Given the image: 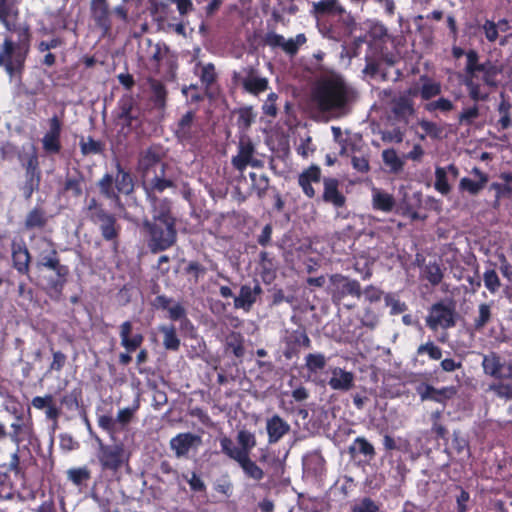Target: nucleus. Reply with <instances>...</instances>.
Segmentation results:
<instances>
[{"label":"nucleus","mask_w":512,"mask_h":512,"mask_svg":"<svg viewBox=\"0 0 512 512\" xmlns=\"http://www.w3.org/2000/svg\"><path fill=\"white\" fill-rule=\"evenodd\" d=\"M80 149L84 156L90 154H100L103 152V144L89 136L87 141H84V139L80 141Z\"/></svg>","instance_id":"63"},{"label":"nucleus","mask_w":512,"mask_h":512,"mask_svg":"<svg viewBox=\"0 0 512 512\" xmlns=\"http://www.w3.org/2000/svg\"><path fill=\"white\" fill-rule=\"evenodd\" d=\"M11 429L9 437L17 445L24 442L32 445L33 440L36 439L31 417L26 418L23 414L17 415L15 421L11 424Z\"/></svg>","instance_id":"23"},{"label":"nucleus","mask_w":512,"mask_h":512,"mask_svg":"<svg viewBox=\"0 0 512 512\" xmlns=\"http://www.w3.org/2000/svg\"><path fill=\"white\" fill-rule=\"evenodd\" d=\"M418 125L424 132V134L420 135V139H425V136H429L433 139L441 138L443 128L439 126L436 122L427 119H421L418 121Z\"/></svg>","instance_id":"54"},{"label":"nucleus","mask_w":512,"mask_h":512,"mask_svg":"<svg viewBox=\"0 0 512 512\" xmlns=\"http://www.w3.org/2000/svg\"><path fill=\"white\" fill-rule=\"evenodd\" d=\"M148 84L152 93L151 100L156 108L163 109L166 106L167 89L165 85L155 78H148Z\"/></svg>","instance_id":"43"},{"label":"nucleus","mask_w":512,"mask_h":512,"mask_svg":"<svg viewBox=\"0 0 512 512\" xmlns=\"http://www.w3.org/2000/svg\"><path fill=\"white\" fill-rule=\"evenodd\" d=\"M491 318V306L487 303H481L478 306V316L474 319V329L477 331L482 330L490 322Z\"/></svg>","instance_id":"57"},{"label":"nucleus","mask_w":512,"mask_h":512,"mask_svg":"<svg viewBox=\"0 0 512 512\" xmlns=\"http://www.w3.org/2000/svg\"><path fill=\"white\" fill-rule=\"evenodd\" d=\"M417 392L422 401L430 400L436 403L445 404L447 400L453 398L456 394V389L454 386L437 389L430 384H424L417 388Z\"/></svg>","instance_id":"30"},{"label":"nucleus","mask_w":512,"mask_h":512,"mask_svg":"<svg viewBox=\"0 0 512 512\" xmlns=\"http://www.w3.org/2000/svg\"><path fill=\"white\" fill-rule=\"evenodd\" d=\"M198 132L196 112L193 110H189L183 114L174 129V135L181 143H191L198 137Z\"/></svg>","instance_id":"24"},{"label":"nucleus","mask_w":512,"mask_h":512,"mask_svg":"<svg viewBox=\"0 0 512 512\" xmlns=\"http://www.w3.org/2000/svg\"><path fill=\"white\" fill-rule=\"evenodd\" d=\"M249 176L252 188L256 191L258 198H264L270 185L269 177L266 174H257L255 172H251Z\"/></svg>","instance_id":"52"},{"label":"nucleus","mask_w":512,"mask_h":512,"mask_svg":"<svg viewBox=\"0 0 512 512\" xmlns=\"http://www.w3.org/2000/svg\"><path fill=\"white\" fill-rule=\"evenodd\" d=\"M243 342L244 340L240 333L231 332L226 338V351H231L237 358L243 357L245 353Z\"/></svg>","instance_id":"51"},{"label":"nucleus","mask_w":512,"mask_h":512,"mask_svg":"<svg viewBox=\"0 0 512 512\" xmlns=\"http://www.w3.org/2000/svg\"><path fill=\"white\" fill-rule=\"evenodd\" d=\"M85 185V175L79 168H74L72 172H67L64 183L63 192L70 193L72 197L79 198L83 194Z\"/></svg>","instance_id":"37"},{"label":"nucleus","mask_w":512,"mask_h":512,"mask_svg":"<svg viewBox=\"0 0 512 512\" xmlns=\"http://www.w3.org/2000/svg\"><path fill=\"white\" fill-rule=\"evenodd\" d=\"M481 366L484 374L494 378L495 380H501L505 377L502 373L505 361L500 354L495 351L483 354Z\"/></svg>","instance_id":"34"},{"label":"nucleus","mask_w":512,"mask_h":512,"mask_svg":"<svg viewBox=\"0 0 512 512\" xmlns=\"http://www.w3.org/2000/svg\"><path fill=\"white\" fill-rule=\"evenodd\" d=\"M328 292L334 304H341L345 297L352 296L359 299L362 296V289L359 281L351 279L340 273L329 276Z\"/></svg>","instance_id":"14"},{"label":"nucleus","mask_w":512,"mask_h":512,"mask_svg":"<svg viewBox=\"0 0 512 512\" xmlns=\"http://www.w3.org/2000/svg\"><path fill=\"white\" fill-rule=\"evenodd\" d=\"M352 91L341 77L322 79L312 92V99L319 110L329 112L343 109L351 99Z\"/></svg>","instance_id":"6"},{"label":"nucleus","mask_w":512,"mask_h":512,"mask_svg":"<svg viewBox=\"0 0 512 512\" xmlns=\"http://www.w3.org/2000/svg\"><path fill=\"white\" fill-rule=\"evenodd\" d=\"M19 160L25 172V180L20 190L25 200H30L33 193L39 190L42 178L36 147L31 145L30 152L20 155Z\"/></svg>","instance_id":"10"},{"label":"nucleus","mask_w":512,"mask_h":512,"mask_svg":"<svg viewBox=\"0 0 512 512\" xmlns=\"http://www.w3.org/2000/svg\"><path fill=\"white\" fill-rule=\"evenodd\" d=\"M454 108V103L450 99L444 97H440L437 100L430 101L424 105V109L429 113L436 111L448 113Z\"/></svg>","instance_id":"56"},{"label":"nucleus","mask_w":512,"mask_h":512,"mask_svg":"<svg viewBox=\"0 0 512 512\" xmlns=\"http://www.w3.org/2000/svg\"><path fill=\"white\" fill-rule=\"evenodd\" d=\"M425 278L433 286H437L443 279V272L440 266L436 263H429L424 269Z\"/></svg>","instance_id":"62"},{"label":"nucleus","mask_w":512,"mask_h":512,"mask_svg":"<svg viewBox=\"0 0 512 512\" xmlns=\"http://www.w3.org/2000/svg\"><path fill=\"white\" fill-rule=\"evenodd\" d=\"M368 29L365 34L368 46L376 51L383 57L384 46L392 40V36L389 34L387 27L380 21H369L367 23Z\"/></svg>","instance_id":"22"},{"label":"nucleus","mask_w":512,"mask_h":512,"mask_svg":"<svg viewBox=\"0 0 512 512\" xmlns=\"http://www.w3.org/2000/svg\"><path fill=\"white\" fill-rule=\"evenodd\" d=\"M339 180L333 177L323 179V193L321 199L334 208H342L346 204V197L339 189Z\"/></svg>","instance_id":"29"},{"label":"nucleus","mask_w":512,"mask_h":512,"mask_svg":"<svg viewBox=\"0 0 512 512\" xmlns=\"http://www.w3.org/2000/svg\"><path fill=\"white\" fill-rule=\"evenodd\" d=\"M97 458L102 471L117 473L123 465L129 462L130 455L122 442L115 444H104L99 440Z\"/></svg>","instance_id":"13"},{"label":"nucleus","mask_w":512,"mask_h":512,"mask_svg":"<svg viewBox=\"0 0 512 512\" xmlns=\"http://www.w3.org/2000/svg\"><path fill=\"white\" fill-rule=\"evenodd\" d=\"M326 357L322 353H309L305 357V367L310 376H314L313 381L319 385H326V381L316 377L317 372L323 370L326 366Z\"/></svg>","instance_id":"39"},{"label":"nucleus","mask_w":512,"mask_h":512,"mask_svg":"<svg viewBox=\"0 0 512 512\" xmlns=\"http://www.w3.org/2000/svg\"><path fill=\"white\" fill-rule=\"evenodd\" d=\"M395 199L393 195L374 189L372 195V205L374 210L382 212H391L395 207Z\"/></svg>","instance_id":"44"},{"label":"nucleus","mask_w":512,"mask_h":512,"mask_svg":"<svg viewBox=\"0 0 512 512\" xmlns=\"http://www.w3.org/2000/svg\"><path fill=\"white\" fill-rule=\"evenodd\" d=\"M345 6L340 0H317L312 2L311 14L316 20V25L332 16L340 13Z\"/></svg>","instance_id":"28"},{"label":"nucleus","mask_w":512,"mask_h":512,"mask_svg":"<svg viewBox=\"0 0 512 512\" xmlns=\"http://www.w3.org/2000/svg\"><path fill=\"white\" fill-rule=\"evenodd\" d=\"M114 121L122 131L130 132L141 124V110L137 99L132 94H123L113 111Z\"/></svg>","instance_id":"11"},{"label":"nucleus","mask_w":512,"mask_h":512,"mask_svg":"<svg viewBox=\"0 0 512 512\" xmlns=\"http://www.w3.org/2000/svg\"><path fill=\"white\" fill-rule=\"evenodd\" d=\"M452 55L456 59L466 56L462 83L469 98L474 102L487 101L491 90L499 85L498 77L502 73V67L489 59L480 63L479 54L474 49L465 52L463 48L453 46Z\"/></svg>","instance_id":"2"},{"label":"nucleus","mask_w":512,"mask_h":512,"mask_svg":"<svg viewBox=\"0 0 512 512\" xmlns=\"http://www.w3.org/2000/svg\"><path fill=\"white\" fill-rule=\"evenodd\" d=\"M434 187L442 195H447L451 191V186L448 183L447 172L445 168L436 167Z\"/></svg>","instance_id":"60"},{"label":"nucleus","mask_w":512,"mask_h":512,"mask_svg":"<svg viewBox=\"0 0 512 512\" xmlns=\"http://www.w3.org/2000/svg\"><path fill=\"white\" fill-rule=\"evenodd\" d=\"M201 443V437L191 432L179 433L169 442L177 458L186 457L191 449H197Z\"/></svg>","instance_id":"27"},{"label":"nucleus","mask_w":512,"mask_h":512,"mask_svg":"<svg viewBox=\"0 0 512 512\" xmlns=\"http://www.w3.org/2000/svg\"><path fill=\"white\" fill-rule=\"evenodd\" d=\"M391 112L394 118L407 124L415 114L414 101L408 96H398L391 101Z\"/></svg>","instance_id":"33"},{"label":"nucleus","mask_w":512,"mask_h":512,"mask_svg":"<svg viewBox=\"0 0 512 512\" xmlns=\"http://www.w3.org/2000/svg\"><path fill=\"white\" fill-rule=\"evenodd\" d=\"M349 452L352 456L363 455L367 462L373 460L376 455L373 445L364 437L355 438L349 447Z\"/></svg>","instance_id":"42"},{"label":"nucleus","mask_w":512,"mask_h":512,"mask_svg":"<svg viewBox=\"0 0 512 512\" xmlns=\"http://www.w3.org/2000/svg\"><path fill=\"white\" fill-rule=\"evenodd\" d=\"M321 181V169L317 165H311L307 169L303 170L298 176V184L301 187L304 195L308 198H314L316 195L313 183H320Z\"/></svg>","instance_id":"32"},{"label":"nucleus","mask_w":512,"mask_h":512,"mask_svg":"<svg viewBox=\"0 0 512 512\" xmlns=\"http://www.w3.org/2000/svg\"><path fill=\"white\" fill-rule=\"evenodd\" d=\"M82 399V392L80 389H73L71 392L65 394L61 399V404L69 410H77Z\"/></svg>","instance_id":"64"},{"label":"nucleus","mask_w":512,"mask_h":512,"mask_svg":"<svg viewBox=\"0 0 512 512\" xmlns=\"http://www.w3.org/2000/svg\"><path fill=\"white\" fill-rule=\"evenodd\" d=\"M133 325L131 321L123 322L119 327V336L121 339V346L125 348L126 353H120L118 362L120 365L127 366L132 361L130 353L135 352L141 347L144 341V336L141 333L132 335Z\"/></svg>","instance_id":"17"},{"label":"nucleus","mask_w":512,"mask_h":512,"mask_svg":"<svg viewBox=\"0 0 512 512\" xmlns=\"http://www.w3.org/2000/svg\"><path fill=\"white\" fill-rule=\"evenodd\" d=\"M159 331L163 335V346L168 351L179 350L181 342L174 325H161Z\"/></svg>","instance_id":"45"},{"label":"nucleus","mask_w":512,"mask_h":512,"mask_svg":"<svg viewBox=\"0 0 512 512\" xmlns=\"http://www.w3.org/2000/svg\"><path fill=\"white\" fill-rule=\"evenodd\" d=\"M117 174L115 177L116 192L119 194L130 195L134 191V181L131 173L124 170L122 165L117 162Z\"/></svg>","instance_id":"40"},{"label":"nucleus","mask_w":512,"mask_h":512,"mask_svg":"<svg viewBox=\"0 0 512 512\" xmlns=\"http://www.w3.org/2000/svg\"><path fill=\"white\" fill-rule=\"evenodd\" d=\"M85 217L94 225H97L102 238L107 242L118 245L121 233V225L118 223L116 216L108 212L102 203L95 197L89 199L84 208Z\"/></svg>","instance_id":"7"},{"label":"nucleus","mask_w":512,"mask_h":512,"mask_svg":"<svg viewBox=\"0 0 512 512\" xmlns=\"http://www.w3.org/2000/svg\"><path fill=\"white\" fill-rule=\"evenodd\" d=\"M233 80L238 81L243 90L253 96H258L269 88L268 78L262 76L254 66L243 67L239 73L234 72Z\"/></svg>","instance_id":"16"},{"label":"nucleus","mask_w":512,"mask_h":512,"mask_svg":"<svg viewBox=\"0 0 512 512\" xmlns=\"http://www.w3.org/2000/svg\"><path fill=\"white\" fill-rule=\"evenodd\" d=\"M50 219L51 215L47 212L46 208L36 204L27 212L23 221V229L33 234L50 232L48 229Z\"/></svg>","instance_id":"21"},{"label":"nucleus","mask_w":512,"mask_h":512,"mask_svg":"<svg viewBox=\"0 0 512 512\" xmlns=\"http://www.w3.org/2000/svg\"><path fill=\"white\" fill-rule=\"evenodd\" d=\"M507 23L508 22L506 19L499 20L498 24H496L493 20L486 19L481 28L487 41L494 43L499 37L498 26L502 24L507 25Z\"/></svg>","instance_id":"59"},{"label":"nucleus","mask_w":512,"mask_h":512,"mask_svg":"<svg viewBox=\"0 0 512 512\" xmlns=\"http://www.w3.org/2000/svg\"><path fill=\"white\" fill-rule=\"evenodd\" d=\"M262 293V288L258 282H255L254 287L249 285H242L239 295L234 297V307L236 309H243L250 311L257 301V297Z\"/></svg>","instance_id":"31"},{"label":"nucleus","mask_w":512,"mask_h":512,"mask_svg":"<svg viewBox=\"0 0 512 512\" xmlns=\"http://www.w3.org/2000/svg\"><path fill=\"white\" fill-rule=\"evenodd\" d=\"M331 377L326 384L332 390L349 391L354 386L355 376L352 372L346 371L340 367L330 368Z\"/></svg>","instance_id":"35"},{"label":"nucleus","mask_w":512,"mask_h":512,"mask_svg":"<svg viewBox=\"0 0 512 512\" xmlns=\"http://www.w3.org/2000/svg\"><path fill=\"white\" fill-rule=\"evenodd\" d=\"M46 248L37 251L36 268L38 271H52L53 275L44 276L45 290L51 296H60L68 282L70 269L62 264L54 242L50 238H43Z\"/></svg>","instance_id":"5"},{"label":"nucleus","mask_w":512,"mask_h":512,"mask_svg":"<svg viewBox=\"0 0 512 512\" xmlns=\"http://www.w3.org/2000/svg\"><path fill=\"white\" fill-rule=\"evenodd\" d=\"M488 390L500 399L512 400V382L497 380L489 385Z\"/></svg>","instance_id":"55"},{"label":"nucleus","mask_w":512,"mask_h":512,"mask_svg":"<svg viewBox=\"0 0 512 512\" xmlns=\"http://www.w3.org/2000/svg\"><path fill=\"white\" fill-rule=\"evenodd\" d=\"M259 265L261 267V278L265 283H271L276 278L277 264L270 253L261 251L259 254Z\"/></svg>","instance_id":"41"},{"label":"nucleus","mask_w":512,"mask_h":512,"mask_svg":"<svg viewBox=\"0 0 512 512\" xmlns=\"http://www.w3.org/2000/svg\"><path fill=\"white\" fill-rule=\"evenodd\" d=\"M11 260L12 267L17 271L19 275L29 277L32 256L24 241H12Z\"/></svg>","instance_id":"25"},{"label":"nucleus","mask_w":512,"mask_h":512,"mask_svg":"<svg viewBox=\"0 0 512 512\" xmlns=\"http://www.w3.org/2000/svg\"><path fill=\"white\" fill-rule=\"evenodd\" d=\"M26 473L21 465L18 451L12 453L7 462L0 464V499H13L24 488Z\"/></svg>","instance_id":"8"},{"label":"nucleus","mask_w":512,"mask_h":512,"mask_svg":"<svg viewBox=\"0 0 512 512\" xmlns=\"http://www.w3.org/2000/svg\"><path fill=\"white\" fill-rule=\"evenodd\" d=\"M49 130L42 138V147L46 154L55 155L59 154L62 148L61 145V132L62 122L58 116L54 115L49 119Z\"/></svg>","instance_id":"26"},{"label":"nucleus","mask_w":512,"mask_h":512,"mask_svg":"<svg viewBox=\"0 0 512 512\" xmlns=\"http://www.w3.org/2000/svg\"><path fill=\"white\" fill-rule=\"evenodd\" d=\"M147 44L152 49L148 61L154 72L158 73L163 64L170 68L176 65L177 56L165 42L161 41L153 44L151 39H147Z\"/></svg>","instance_id":"20"},{"label":"nucleus","mask_w":512,"mask_h":512,"mask_svg":"<svg viewBox=\"0 0 512 512\" xmlns=\"http://www.w3.org/2000/svg\"><path fill=\"white\" fill-rule=\"evenodd\" d=\"M255 147L249 137H241L238 143V153L231 159L232 166L239 172H243L248 165L261 168L263 161L254 158Z\"/></svg>","instance_id":"19"},{"label":"nucleus","mask_w":512,"mask_h":512,"mask_svg":"<svg viewBox=\"0 0 512 512\" xmlns=\"http://www.w3.org/2000/svg\"><path fill=\"white\" fill-rule=\"evenodd\" d=\"M457 312L453 303L445 304L443 301L434 303L426 317V325L433 331L439 328L450 329L456 325Z\"/></svg>","instance_id":"15"},{"label":"nucleus","mask_w":512,"mask_h":512,"mask_svg":"<svg viewBox=\"0 0 512 512\" xmlns=\"http://www.w3.org/2000/svg\"><path fill=\"white\" fill-rule=\"evenodd\" d=\"M420 81L422 85L420 86L419 92L422 100L429 101L441 94V84L439 82L427 76H421Z\"/></svg>","instance_id":"47"},{"label":"nucleus","mask_w":512,"mask_h":512,"mask_svg":"<svg viewBox=\"0 0 512 512\" xmlns=\"http://www.w3.org/2000/svg\"><path fill=\"white\" fill-rule=\"evenodd\" d=\"M142 0H121V3L115 6L113 9L110 8L108 0H106V10L103 14H99L96 10H93L92 0H90V14L95 25L100 28L103 34H108L113 26V18L119 20L121 23L126 24L128 22L129 10L128 4L139 5Z\"/></svg>","instance_id":"12"},{"label":"nucleus","mask_w":512,"mask_h":512,"mask_svg":"<svg viewBox=\"0 0 512 512\" xmlns=\"http://www.w3.org/2000/svg\"><path fill=\"white\" fill-rule=\"evenodd\" d=\"M266 431L268 434V443L275 444L290 431V425L278 414H274L266 421Z\"/></svg>","instance_id":"36"},{"label":"nucleus","mask_w":512,"mask_h":512,"mask_svg":"<svg viewBox=\"0 0 512 512\" xmlns=\"http://www.w3.org/2000/svg\"><path fill=\"white\" fill-rule=\"evenodd\" d=\"M67 479L77 487H82L91 479V471L87 466L73 467L67 470Z\"/></svg>","instance_id":"49"},{"label":"nucleus","mask_w":512,"mask_h":512,"mask_svg":"<svg viewBox=\"0 0 512 512\" xmlns=\"http://www.w3.org/2000/svg\"><path fill=\"white\" fill-rule=\"evenodd\" d=\"M306 41L307 38L304 33L297 34L295 38L284 39L282 50L286 54L294 56L298 53L300 46L304 45Z\"/></svg>","instance_id":"61"},{"label":"nucleus","mask_w":512,"mask_h":512,"mask_svg":"<svg viewBox=\"0 0 512 512\" xmlns=\"http://www.w3.org/2000/svg\"><path fill=\"white\" fill-rule=\"evenodd\" d=\"M152 219L143 221V229L152 253L165 251L177 242L176 217L172 213L171 201L167 198L148 200Z\"/></svg>","instance_id":"3"},{"label":"nucleus","mask_w":512,"mask_h":512,"mask_svg":"<svg viewBox=\"0 0 512 512\" xmlns=\"http://www.w3.org/2000/svg\"><path fill=\"white\" fill-rule=\"evenodd\" d=\"M19 3L20 0H0V23L8 32L17 35L16 41L11 36H6L0 46V66L5 68L10 77L22 74L31 43L30 27L27 24L15 25L9 21L11 15L18 14Z\"/></svg>","instance_id":"1"},{"label":"nucleus","mask_w":512,"mask_h":512,"mask_svg":"<svg viewBox=\"0 0 512 512\" xmlns=\"http://www.w3.org/2000/svg\"><path fill=\"white\" fill-rule=\"evenodd\" d=\"M472 174H474L478 180L474 181L468 177H464L460 180L459 189L461 191H467L471 195H477L485 187L489 178L486 173L477 167L472 169Z\"/></svg>","instance_id":"38"},{"label":"nucleus","mask_w":512,"mask_h":512,"mask_svg":"<svg viewBox=\"0 0 512 512\" xmlns=\"http://www.w3.org/2000/svg\"><path fill=\"white\" fill-rule=\"evenodd\" d=\"M220 446L222 453L236 462L245 454V451H240L239 447L235 446L233 440L227 436L220 438Z\"/></svg>","instance_id":"58"},{"label":"nucleus","mask_w":512,"mask_h":512,"mask_svg":"<svg viewBox=\"0 0 512 512\" xmlns=\"http://www.w3.org/2000/svg\"><path fill=\"white\" fill-rule=\"evenodd\" d=\"M237 463L249 478H252L256 481L263 479V470L254 461H252L249 455H246V453L240 459H238Z\"/></svg>","instance_id":"48"},{"label":"nucleus","mask_w":512,"mask_h":512,"mask_svg":"<svg viewBox=\"0 0 512 512\" xmlns=\"http://www.w3.org/2000/svg\"><path fill=\"white\" fill-rule=\"evenodd\" d=\"M416 354L417 356L427 355L430 360L438 361L442 358L443 351L441 347L436 345L433 341L429 340L418 346Z\"/></svg>","instance_id":"53"},{"label":"nucleus","mask_w":512,"mask_h":512,"mask_svg":"<svg viewBox=\"0 0 512 512\" xmlns=\"http://www.w3.org/2000/svg\"><path fill=\"white\" fill-rule=\"evenodd\" d=\"M317 28L323 37L341 42L348 39L356 31L357 22L351 12L345 8L335 16L322 21L317 25Z\"/></svg>","instance_id":"9"},{"label":"nucleus","mask_w":512,"mask_h":512,"mask_svg":"<svg viewBox=\"0 0 512 512\" xmlns=\"http://www.w3.org/2000/svg\"><path fill=\"white\" fill-rule=\"evenodd\" d=\"M115 183V178L109 174L106 173L103 175V177L98 182V187L101 192V194L106 197L107 199L113 200L116 203L120 202V196L115 191L113 184Z\"/></svg>","instance_id":"50"},{"label":"nucleus","mask_w":512,"mask_h":512,"mask_svg":"<svg viewBox=\"0 0 512 512\" xmlns=\"http://www.w3.org/2000/svg\"><path fill=\"white\" fill-rule=\"evenodd\" d=\"M283 343V355L287 360H291L299 356L302 348H310L312 342L306 332V328L304 326H299L294 330H286L283 337Z\"/></svg>","instance_id":"18"},{"label":"nucleus","mask_w":512,"mask_h":512,"mask_svg":"<svg viewBox=\"0 0 512 512\" xmlns=\"http://www.w3.org/2000/svg\"><path fill=\"white\" fill-rule=\"evenodd\" d=\"M382 160L390 173L398 174L404 168V161L401 159L394 148H388L382 151Z\"/></svg>","instance_id":"46"},{"label":"nucleus","mask_w":512,"mask_h":512,"mask_svg":"<svg viewBox=\"0 0 512 512\" xmlns=\"http://www.w3.org/2000/svg\"><path fill=\"white\" fill-rule=\"evenodd\" d=\"M163 157L161 147L156 145L149 146L139 154L137 172L147 200H155L157 194L176 188L175 179L168 174L169 164L163 161Z\"/></svg>","instance_id":"4"}]
</instances>
